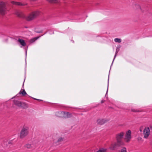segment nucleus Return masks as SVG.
I'll list each match as a JSON object with an SVG mask.
<instances>
[{
    "label": "nucleus",
    "mask_w": 152,
    "mask_h": 152,
    "mask_svg": "<svg viewBox=\"0 0 152 152\" xmlns=\"http://www.w3.org/2000/svg\"><path fill=\"white\" fill-rule=\"evenodd\" d=\"M124 133L123 132L117 134L116 135L117 142L114 144H112L109 148L112 150H114L116 147H119L124 145V143L122 139L124 135Z\"/></svg>",
    "instance_id": "1"
},
{
    "label": "nucleus",
    "mask_w": 152,
    "mask_h": 152,
    "mask_svg": "<svg viewBox=\"0 0 152 152\" xmlns=\"http://www.w3.org/2000/svg\"><path fill=\"white\" fill-rule=\"evenodd\" d=\"M7 3L3 1H0V13L4 15L7 12Z\"/></svg>",
    "instance_id": "2"
},
{
    "label": "nucleus",
    "mask_w": 152,
    "mask_h": 152,
    "mask_svg": "<svg viewBox=\"0 0 152 152\" xmlns=\"http://www.w3.org/2000/svg\"><path fill=\"white\" fill-rule=\"evenodd\" d=\"M40 14L39 11L38 10L34 11L26 17V19L28 21L31 20L38 16Z\"/></svg>",
    "instance_id": "3"
},
{
    "label": "nucleus",
    "mask_w": 152,
    "mask_h": 152,
    "mask_svg": "<svg viewBox=\"0 0 152 152\" xmlns=\"http://www.w3.org/2000/svg\"><path fill=\"white\" fill-rule=\"evenodd\" d=\"M28 127L26 126H23L20 132V138H23L25 137L28 135Z\"/></svg>",
    "instance_id": "4"
},
{
    "label": "nucleus",
    "mask_w": 152,
    "mask_h": 152,
    "mask_svg": "<svg viewBox=\"0 0 152 152\" xmlns=\"http://www.w3.org/2000/svg\"><path fill=\"white\" fill-rule=\"evenodd\" d=\"M131 138V131L130 130H129L126 132L124 140L126 142H129Z\"/></svg>",
    "instance_id": "5"
},
{
    "label": "nucleus",
    "mask_w": 152,
    "mask_h": 152,
    "mask_svg": "<svg viewBox=\"0 0 152 152\" xmlns=\"http://www.w3.org/2000/svg\"><path fill=\"white\" fill-rule=\"evenodd\" d=\"M150 129L148 127H146L143 130L144 137L145 138L148 137L150 134Z\"/></svg>",
    "instance_id": "6"
},
{
    "label": "nucleus",
    "mask_w": 152,
    "mask_h": 152,
    "mask_svg": "<svg viewBox=\"0 0 152 152\" xmlns=\"http://www.w3.org/2000/svg\"><path fill=\"white\" fill-rule=\"evenodd\" d=\"M109 119H98L97 121V122L98 124L100 125L103 124L107 122L108 121Z\"/></svg>",
    "instance_id": "7"
},
{
    "label": "nucleus",
    "mask_w": 152,
    "mask_h": 152,
    "mask_svg": "<svg viewBox=\"0 0 152 152\" xmlns=\"http://www.w3.org/2000/svg\"><path fill=\"white\" fill-rule=\"evenodd\" d=\"M57 115V116L63 118H70L72 116V115Z\"/></svg>",
    "instance_id": "8"
},
{
    "label": "nucleus",
    "mask_w": 152,
    "mask_h": 152,
    "mask_svg": "<svg viewBox=\"0 0 152 152\" xmlns=\"http://www.w3.org/2000/svg\"><path fill=\"white\" fill-rule=\"evenodd\" d=\"M22 102L21 101L17 100H15L14 101V104L16 106L19 107H20Z\"/></svg>",
    "instance_id": "9"
},
{
    "label": "nucleus",
    "mask_w": 152,
    "mask_h": 152,
    "mask_svg": "<svg viewBox=\"0 0 152 152\" xmlns=\"http://www.w3.org/2000/svg\"><path fill=\"white\" fill-rule=\"evenodd\" d=\"M20 107L26 109L28 108V104L26 103L22 102Z\"/></svg>",
    "instance_id": "10"
},
{
    "label": "nucleus",
    "mask_w": 152,
    "mask_h": 152,
    "mask_svg": "<svg viewBox=\"0 0 152 152\" xmlns=\"http://www.w3.org/2000/svg\"><path fill=\"white\" fill-rule=\"evenodd\" d=\"M18 41L23 46H25L26 45V43L24 40L22 39H19Z\"/></svg>",
    "instance_id": "11"
},
{
    "label": "nucleus",
    "mask_w": 152,
    "mask_h": 152,
    "mask_svg": "<svg viewBox=\"0 0 152 152\" xmlns=\"http://www.w3.org/2000/svg\"><path fill=\"white\" fill-rule=\"evenodd\" d=\"M11 3L12 4L15 5H18V6H22L24 5V4H22V3L19 2H15L14 1H12L11 2Z\"/></svg>",
    "instance_id": "12"
},
{
    "label": "nucleus",
    "mask_w": 152,
    "mask_h": 152,
    "mask_svg": "<svg viewBox=\"0 0 152 152\" xmlns=\"http://www.w3.org/2000/svg\"><path fill=\"white\" fill-rule=\"evenodd\" d=\"M3 144L4 145H7L8 144H10L11 143L10 141H9L7 139H5L3 140Z\"/></svg>",
    "instance_id": "13"
},
{
    "label": "nucleus",
    "mask_w": 152,
    "mask_h": 152,
    "mask_svg": "<svg viewBox=\"0 0 152 152\" xmlns=\"http://www.w3.org/2000/svg\"><path fill=\"white\" fill-rule=\"evenodd\" d=\"M15 14L18 16L20 18H23L24 17L21 12L17 11L15 12Z\"/></svg>",
    "instance_id": "14"
},
{
    "label": "nucleus",
    "mask_w": 152,
    "mask_h": 152,
    "mask_svg": "<svg viewBox=\"0 0 152 152\" xmlns=\"http://www.w3.org/2000/svg\"><path fill=\"white\" fill-rule=\"evenodd\" d=\"M107 149L104 148H100L98 151L96 152H106Z\"/></svg>",
    "instance_id": "15"
},
{
    "label": "nucleus",
    "mask_w": 152,
    "mask_h": 152,
    "mask_svg": "<svg viewBox=\"0 0 152 152\" xmlns=\"http://www.w3.org/2000/svg\"><path fill=\"white\" fill-rule=\"evenodd\" d=\"M19 94H22L23 96L27 94L24 89H23L22 91H20L19 92Z\"/></svg>",
    "instance_id": "16"
},
{
    "label": "nucleus",
    "mask_w": 152,
    "mask_h": 152,
    "mask_svg": "<svg viewBox=\"0 0 152 152\" xmlns=\"http://www.w3.org/2000/svg\"><path fill=\"white\" fill-rule=\"evenodd\" d=\"M33 147V145H31L29 144H26L25 145V147L28 148H30L31 147Z\"/></svg>",
    "instance_id": "17"
},
{
    "label": "nucleus",
    "mask_w": 152,
    "mask_h": 152,
    "mask_svg": "<svg viewBox=\"0 0 152 152\" xmlns=\"http://www.w3.org/2000/svg\"><path fill=\"white\" fill-rule=\"evenodd\" d=\"M114 41L116 42L120 43L121 42V39L115 38L114 39Z\"/></svg>",
    "instance_id": "18"
},
{
    "label": "nucleus",
    "mask_w": 152,
    "mask_h": 152,
    "mask_svg": "<svg viewBox=\"0 0 152 152\" xmlns=\"http://www.w3.org/2000/svg\"><path fill=\"white\" fill-rule=\"evenodd\" d=\"M39 37H36L31 39L30 41V42L31 43L34 42L35 41L37 40Z\"/></svg>",
    "instance_id": "19"
},
{
    "label": "nucleus",
    "mask_w": 152,
    "mask_h": 152,
    "mask_svg": "<svg viewBox=\"0 0 152 152\" xmlns=\"http://www.w3.org/2000/svg\"><path fill=\"white\" fill-rule=\"evenodd\" d=\"M50 3H56L58 2L57 0H47Z\"/></svg>",
    "instance_id": "20"
},
{
    "label": "nucleus",
    "mask_w": 152,
    "mask_h": 152,
    "mask_svg": "<svg viewBox=\"0 0 152 152\" xmlns=\"http://www.w3.org/2000/svg\"><path fill=\"white\" fill-rule=\"evenodd\" d=\"M121 152H127L126 149V148L123 147L121 150Z\"/></svg>",
    "instance_id": "21"
},
{
    "label": "nucleus",
    "mask_w": 152,
    "mask_h": 152,
    "mask_svg": "<svg viewBox=\"0 0 152 152\" xmlns=\"http://www.w3.org/2000/svg\"><path fill=\"white\" fill-rule=\"evenodd\" d=\"M118 50H117V49H116V52H115V56H114V58L113 60V61L112 62V64L113 63V62L115 59V58L116 57V56H117V54L118 53Z\"/></svg>",
    "instance_id": "22"
},
{
    "label": "nucleus",
    "mask_w": 152,
    "mask_h": 152,
    "mask_svg": "<svg viewBox=\"0 0 152 152\" xmlns=\"http://www.w3.org/2000/svg\"><path fill=\"white\" fill-rule=\"evenodd\" d=\"M132 111L134 112H139L140 111L139 110H136L135 109H132Z\"/></svg>",
    "instance_id": "23"
},
{
    "label": "nucleus",
    "mask_w": 152,
    "mask_h": 152,
    "mask_svg": "<svg viewBox=\"0 0 152 152\" xmlns=\"http://www.w3.org/2000/svg\"><path fill=\"white\" fill-rule=\"evenodd\" d=\"M137 7L141 11L142 10V8L141 7L140 5H137Z\"/></svg>",
    "instance_id": "24"
},
{
    "label": "nucleus",
    "mask_w": 152,
    "mask_h": 152,
    "mask_svg": "<svg viewBox=\"0 0 152 152\" xmlns=\"http://www.w3.org/2000/svg\"><path fill=\"white\" fill-rule=\"evenodd\" d=\"M62 140V138H59L58 140V141H61V140Z\"/></svg>",
    "instance_id": "25"
},
{
    "label": "nucleus",
    "mask_w": 152,
    "mask_h": 152,
    "mask_svg": "<svg viewBox=\"0 0 152 152\" xmlns=\"http://www.w3.org/2000/svg\"><path fill=\"white\" fill-rule=\"evenodd\" d=\"M63 113L64 114H69V113L68 112H63Z\"/></svg>",
    "instance_id": "26"
},
{
    "label": "nucleus",
    "mask_w": 152,
    "mask_h": 152,
    "mask_svg": "<svg viewBox=\"0 0 152 152\" xmlns=\"http://www.w3.org/2000/svg\"><path fill=\"white\" fill-rule=\"evenodd\" d=\"M108 82L107 89V92H106V94H107V91H108Z\"/></svg>",
    "instance_id": "27"
},
{
    "label": "nucleus",
    "mask_w": 152,
    "mask_h": 152,
    "mask_svg": "<svg viewBox=\"0 0 152 152\" xmlns=\"http://www.w3.org/2000/svg\"><path fill=\"white\" fill-rule=\"evenodd\" d=\"M138 140H142V138L140 137H138Z\"/></svg>",
    "instance_id": "28"
},
{
    "label": "nucleus",
    "mask_w": 152,
    "mask_h": 152,
    "mask_svg": "<svg viewBox=\"0 0 152 152\" xmlns=\"http://www.w3.org/2000/svg\"><path fill=\"white\" fill-rule=\"evenodd\" d=\"M104 102V100H103L101 101V103H103Z\"/></svg>",
    "instance_id": "29"
},
{
    "label": "nucleus",
    "mask_w": 152,
    "mask_h": 152,
    "mask_svg": "<svg viewBox=\"0 0 152 152\" xmlns=\"http://www.w3.org/2000/svg\"><path fill=\"white\" fill-rule=\"evenodd\" d=\"M34 99L36 100H39V101L40 100V99H36L35 98H34Z\"/></svg>",
    "instance_id": "30"
},
{
    "label": "nucleus",
    "mask_w": 152,
    "mask_h": 152,
    "mask_svg": "<svg viewBox=\"0 0 152 152\" xmlns=\"http://www.w3.org/2000/svg\"><path fill=\"white\" fill-rule=\"evenodd\" d=\"M27 54V51H26V55Z\"/></svg>",
    "instance_id": "31"
}]
</instances>
